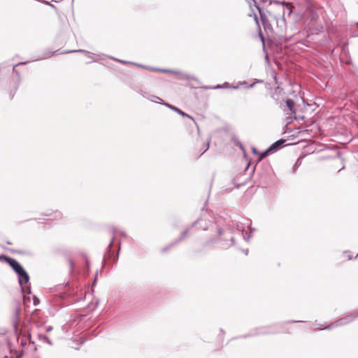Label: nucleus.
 Segmentation results:
<instances>
[{
  "mask_svg": "<svg viewBox=\"0 0 358 358\" xmlns=\"http://www.w3.org/2000/svg\"><path fill=\"white\" fill-rule=\"evenodd\" d=\"M113 244V239L109 243V245H108V248L109 249H110V248L112 247Z\"/></svg>",
  "mask_w": 358,
  "mask_h": 358,
  "instance_id": "18",
  "label": "nucleus"
},
{
  "mask_svg": "<svg viewBox=\"0 0 358 358\" xmlns=\"http://www.w3.org/2000/svg\"><path fill=\"white\" fill-rule=\"evenodd\" d=\"M222 86L220 85H217L216 87H215V89L221 88Z\"/></svg>",
  "mask_w": 358,
  "mask_h": 358,
  "instance_id": "23",
  "label": "nucleus"
},
{
  "mask_svg": "<svg viewBox=\"0 0 358 358\" xmlns=\"http://www.w3.org/2000/svg\"><path fill=\"white\" fill-rule=\"evenodd\" d=\"M187 233V231H184V232L182 234V235H181V238H180V239L184 238Z\"/></svg>",
  "mask_w": 358,
  "mask_h": 358,
  "instance_id": "17",
  "label": "nucleus"
},
{
  "mask_svg": "<svg viewBox=\"0 0 358 358\" xmlns=\"http://www.w3.org/2000/svg\"><path fill=\"white\" fill-rule=\"evenodd\" d=\"M148 100L151 101H153V102H159V101H162V99H160L159 97L157 96H155V95H151V94H149L148 99Z\"/></svg>",
  "mask_w": 358,
  "mask_h": 358,
  "instance_id": "10",
  "label": "nucleus"
},
{
  "mask_svg": "<svg viewBox=\"0 0 358 358\" xmlns=\"http://www.w3.org/2000/svg\"><path fill=\"white\" fill-rule=\"evenodd\" d=\"M38 336H39L41 341H43L45 343H48L50 345L52 344L51 341L50 340V338L48 336H46L45 335H41V334L38 335Z\"/></svg>",
  "mask_w": 358,
  "mask_h": 358,
  "instance_id": "12",
  "label": "nucleus"
},
{
  "mask_svg": "<svg viewBox=\"0 0 358 358\" xmlns=\"http://www.w3.org/2000/svg\"><path fill=\"white\" fill-rule=\"evenodd\" d=\"M234 89H237L238 87V86H234L232 87Z\"/></svg>",
  "mask_w": 358,
  "mask_h": 358,
  "instance_id": "26",
  "label": "nucleus"
},
{
  "mask_svg": "<svg viewBox=\"0 0 358 358\" xmlns=\"http://www.w3.org/2000/svg\"><path fill=\"white\" fill-rule=\"evenodd\" d=\"M166 250V248H164V249L162 250V251H163V252H165Z\"/></svg>",
  "mask_w": 358,
  "mask_h": 358,
  "instance_id": "30",
  "label": "nucleus"
},
{
  "mask_svg": "<svg viewBox=\"0 0 358 358\" xmlns=\"http://www.w3.org/2000/svg\"><path fill=\"white\" fill-rule=\"evenodd\" d=\"M285 143V141L284 140H279V141H277L275 143H274L273 144H272L270 148L266 151L264 152L262 155V157H261V159L263 158V157H266L268 153L270 152H273L275 150H277L278 149H279L280 148L282 147V144Z\"/></svg>",
  "mask_w": 358,
  "mask_h": 358,
  "instance_id": "4",
  "label": "nucleus"
},
{
  "mask_svg": "<svg viewBox=\"0 0 358 358\" xmlns=\"http://www.w3.org/2000/svg\"><path fill=\"white\" fill-rule=\"evenodd\" d=\"M286 106L287 107L288 112L287 114L290 115H294L296 114L295 108H294V102L289 99L286 100Z\"/></svg>",
  "mask_w": 358,
  "mask_h": 358,
  "instance_id": "7",
  "label": "nucleus"
},
{
  "mask_svg": "<svg viewBox=\"0 0 358 358\" xmlns=\"http://www.w3.org/2000/svg\"><path fill=\"white\" fill-rule=\"evenodd\" d=\"M6 261L17 274L22 271L23 267L15 259L10 257H6Z\"/></svg>",
  "mask_w": 358,
  "mask_h": 358,
  "instance_id": "5",
  "label": "nucleus"
},
{
  "mask_svg": "<svg viewBox=\"0 0 358 358\" xmlns=\"http://www.w3.org/2000/svg\"><path fill=\"white\" fill-rule=\"evenodd\" d=\"M119 62H122V63H125L124 61H122V60H118Z\"/></svg>",
  "mask_w": 358,
  "mask_h": 358,
  "instance_id": "29",
  "label": "nucleus"
},
{
  "mask_svg": "<svg viewBox=\"0 0 358 358\" xmlns=\"http://www.w3.org/2000/svg\"><path fill=\"white\" fill-rule=\"evenodd\" d=\"M201 227L203 229H204V230L207 229V227H206V226H205V227H202V226H201Z\"/></svg>",
  "mask_w": 358,
  "mask_h": 358,
  "instance_id": "25",
  "label": "nucleus"
},
{
  "mask_svg": "<svg viewBox=\"0 0 358 358\" xmlns=\"http://www.w3.org/2000/svg\"><path fill=\"white\" fill-rule=\"evenodd\" d=\"M208 148H209V143H208L203 152H206L208 149Z\"/></svg>",
  "mask_w": 358,
  "mask_h": 358,
  "instance_id": "20",
  "label": "nucleus"
},
{
  "mask_svg": "<svg viewBox=\"0 0 358 358\" xmlns=\"http://www.w3.org/2000/svg\"><path fill=\"white\" fill-rule=\"evenodd\" d=\"M52 327L51 326H48V327H47L45 328V331H46V332H50V331H52Z\"/></svg>",
  "mask_w": 358,
  "mask_h": 358,
  "instance_id": "16",
  "label": "nucleus"
},
{
  "mask_svg": "<svg viewBox=\"0 0 358 358\" xmlns=\"http://www.w3.org/2000/svg\"><path fill=\"white\" fill-rule=\"evenodd\" d=\"M271 4L276 6L279 10V15L285 17V15L289 16L292 13L293 6L290 3L280 1H271Z\"/></svg>",
  "mask_w": 358,
  "mask_h": 358,
  "instance_id": "1",
  "label": "nucleus"
},
{
  "mask_svg": "<svg viewBox=\"0 0 358 358\" xmlns=\"http://www.w3.org/2000/svg\"><path fill=\"white\" fill-rule=\"evenodd\" d=\"M164 105L166 106H167L168 108H171V110L176 111V113H178L179 115L183 116V117H188L192 120H194L193 117H191L190 115H189L188 114L184 113L183 111H182L181 110H180L179 108H176V106H171L169 103H164Z\"/></svg>",
  "mask_w": 358,
  "mask_h": 358,
  "instance_id": "8",
  "label": "nucleus"
},
{
  "mask_svg": "<svg viewBox=\"0 0 358 358\" xmlns=\"http://www.w3.org/2000/svg\"><path fill=\"white\" fill-rule=\"evenodd\" d=\"M142 67L148 69V70H150V71H161V72H171V73H175L173 71H171V70H169V69H157V68H153V67H150V66H141Z\"/></svg>",
  "mask_w": 358,
  "mask_h": 358,
  "instance_id": "9",
  "label": "nucleus"
},
{
  "mask_svg": "<svg viewBox=\"0 0 358 358\" xmlns=\"http://www.w3.org/2000/svg\"><path fill=\"white\" fill-rule=\"evenodd\" d=\"M203 221V220H198V221L195 223V224H201V222H202Z\"/></svg>",
  "mask_w": 358,
  "mask_h": 358,
  "instance_id": "19",
  "label": "nucleus"
},
{
  "mask_svg": "<svg viewBox=\"0 0 358 358\" xmlns=\"http://www.w3.org/2000/svg\"><path fill=\"white\" fill-rule=\"evenodd\" d=\"M300 164L299 159H298L295 164V166H299Z\"/></svg>",
  "mask_w": 358,
  "mask_h": 358,
  "instance_id": "22",
  "label": "nucleus"
},
{
  "mask_svg": "<svg viewBox=\"0 0 358 358\" xmlns=\"http://www.w3.org/2000/svg\"><path fill=\"white\" fill-rule=\"evenodd\" d=\"M71 52H83L86 55L87 57L92 59V62H96L98 61V57L99 55H96L90 52H88L85 50H68L65 51L63 53H71Z\"/></svg>",
  "mask_w": 358,
  "mask_h": 358,
  "instance_id": "6",
  "label": "nucleus"
},
{
  "mask_svg": "<svg viewBox=\"0 0 358 358\" xmlns=\"http://www.w3.org/2000/svg\"><path fill=\"white\" fill-rule=\"evenodd\" d=\"M18 275V281L19 284L21 287V289L23 292H24L25 287L24 285H27V283L29 280V277L27 273L25 271V270L23 268L22 271L17 273Z\"/></svg>",
  "mask_w": 358,
  "mask_h": 358,
  "instance_id": "3",
  "label": "nucleus"
},
{
  "mask_svg": "<svg viewBox=\"0 0 358 358\" xmlns=\"http://www.w3.org/2000/svg\"><path fill=\"white\" fill-rule=\"evenodd\" d=\"M237 229H238V231H241V234H242V236H243V237L244 240H245V241H249V239H250V235H247V233H246V232H245V234H244V231H244V229H241V227H239V226H238Z\"/></svg>",
  "mask_w": 358,
  "mask_h": 358,
  "instance_id": "11",
  "label": "nucleus"
},
{
  "mask_svg": "<svg viewBox=\"0 0 358 358\" xmlns=\"http://www.w3.org/2000/svg\"><path fill=\"white\" fill-rule=\"evenodd\" d=\"M357 256H358V254H357Z\"/></svg>",
  "mask_w": 358,
  "mask_h": 358,
  "instance_id": "33",
  "label": "nucleus"
},
{
  "mask_svg": "<svg viewBox=\"0 0 358 358\" xmlns=\"http://www.w3.org/2000/svg\"><path fill=\"white\" fill-rule=\"evenodd\" d=\"M231 242H232V244H234V237H231Z\"/></svg>",
  "mask_w": 358,
  "mask_h": 358,
  "instance_id": "24",
  "label": "nucleus"
},
{
  "mask_svg": "<svg viewBox=\"0 0 358 358\" xmlns=\"http://www.w3.org/2000/svg\"><path fill=\"white\" fill-rule=\"evenodd\" d=\"M37 304V301H34V305Z\"/></svg>",
  "mask_w": 358,
  "mask_h": 358,
  "instance_id": "31",
  "label": "nucleus"
},
{
  "mask_svg": "<svg viewBox=\"0 0 358 358\" xmlns=\"http://www.w3.org/2000/svg\"><path fill=\"white\" fill-rule=\"evenodd\" d=\"M140 93H141V94L143 97H145V98L148 99V96H149V94H148V92H143V91H141V92H140Z\"/></svg>",
  "mask_w": 358,
  "mask_h": 358,
  "instance_id": "15",
  "label": "nucleus"
},
{
  "mask_svg": "<svg viewBox=\"0 0 358 358\" xmlns=\"http://www.w3.org/2000/svg\"><path fill=\"white\" fill-rule=\"evenodd\" d=\"M282 90L278 87L275 89V92L272 94V97L275 99H278V98L275 97V94L280 93Z\"/></svg>",
  "mask_w": 358,
  "mask_h": 358,
  "instance_id": "13",
  "label": "nucleus"
},
{
  "mask_svg": "<svg viewBox=\"0 0 358 358\" xmlns=\"http://www.w3.org/2000/svg\"><path fill=\"white\" fill-rule=\"evenodd\" d=\"M240 84H241V85H243V84H244V85H245V84H246V82H245V81H244L243 83H241Z\"/></svg>",
  "mask_w": 358,
  "mask_h": 358,
  "instance_id": "28",
  "label": "nucleus"
},
{
  "mask_svg": "<svg viewBox=\"0 0 358 358\" xmlns=\"http://www.w3.org/2000/svg\"><path fill=\"white\" fill-rule=\"evenodd\" d=\"M263 83V80H256V81L255 83H253L252 84L250 85L248 87V88H252L255 86V83Z\"/></svg>",
  "mask_w": 358,
  "mask_h": 358,
  "instance_id": "14",
  "label": "nucleus"
},
{
  "mask_svg": "<svg viewBox=\"0 0 358 358\" xmlns=\"http://www.w3.org/2000/svg\"><path fill=\"white\" fill-rule=\"evenodd\" d=\"M357 317H358V313H355L354 315H348L346 317H344L337 320L336 322H334V323L331 324V325L325 327L324 329H331V328H332L334 327H337V326H341V325L347 324L351 322L355 318H357Z\"/></svg>",
  "mask_w": 358,
  "mask_h": 358,
  "instance_id": "2",
  "label": "nucleus"
},
{
  "mask_svg": "<svg viewBox=\"0 0 358 358\" xmlns=\"http://www.w3.org/2000/svg\"><path fill=\"white\" fill-rule=\"evenodd\" d=\"M53 54H54V52H50V53H49V54L48 55L47 57H50L52 56V55H53Z\"/></svg>",
  "mask_w": 358,
  "mask_h": 358,
  "instance_id": "21",
  "label": "nucleus"
},
{
  "mask_svg": "<svg viewBox=\"0 0 358 358\" xmlns=\"http://www.w3.org/2000/svg\"><path fill=\"white\" fill-rule=\"evenodd\" d=\"M37 304V301H34V305Z\"/></svg>",
  "mask_w": 358,
  "mask_h": 358,
  "instance_id": "32",
  "label": "nucleus"
},
{
  "mask_svg": "<svg viewBox=\"0 0 358 358\" xmlns=\"http://www.w3.org/2000/svg\"><path fill=\"white\" fill-rule=\"evenodd\" d=\"M96 277H95V278H94V282H93V284H94V283H95V281H96Z\"/></svg>",
  "mask_w": 358,
  "mask_h": 358,
  "instance_id": "27",
  "label": "nucleus"
}]
</instances>
